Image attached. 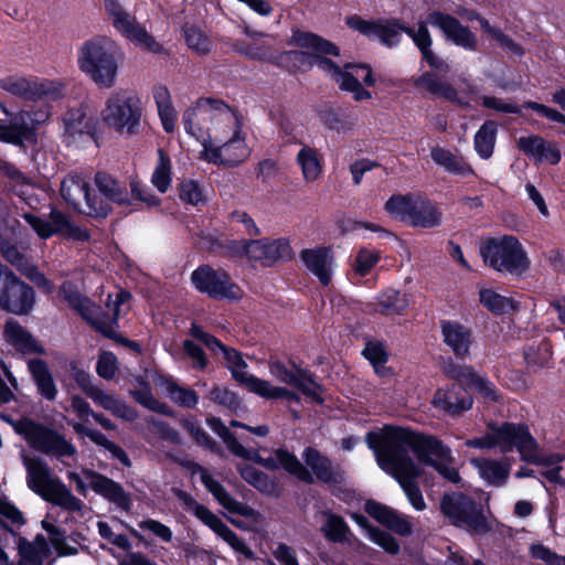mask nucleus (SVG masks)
<instances>
[{
  "instance_id": "f257e3e1",
  "label": "nucleus",
  "mask_w": 565,
  "mask_h": 565,
  "mask_svg": "<svg viewBox=\"0 0 565 565\" xmlns=\"http://www.w3.org/2000/svg\"><path fill=\"white\" fill-rule=\"evenodd\" d=\"M366 443L374 451L379 466L396 479L417 511L426 509L416 483L423 472L420 463L431 466L448 481L460 480L451 450L433 436L419 435L405 428L385 427L383 433H369Z\"/></svg>"
},
{
  "instance_id": "f03ea898",
  "label": "nucleus",
  "mask_w": 565,
  "mask_h": 565,
  "mask_svg": "<svg viewBox=\"0 0 565 565\" xmlns=\"http://www.w3.org/2000/svg\"><path fill=\"white\" fill-rule=\"evenodd\" d=\"M185 130L202 142L207 162L237 166L249 157L243 118L221 99L199 98L183 115Z\"/></svg>"
},
{
  "instance_id": "7ed1b4c3",
  "label": "nucleus",
  "mask_w": 565,
  "mask_h": 565,
  "mask_svg": "<svg viewBox=\"0 0 565 565\" xmlns=\"http://www.w3.org/2000/svg\"><path fill=\"white\" fill-rule=\"evenodd\" d=\"M190 334L201 341L212 353H221L233 379L245 385L249 392L267 399L281 398L299 402L297 393L282 386L273 385L269 381L249 374L247 372V364L238 351L225 347L216 338L204 332L199 326L192 324Z\"/></svg>"
},
{
  "instance_id": "20e7f679",
  "label": "nucleus",
  "mask_w": 565,
  "mask_h": 565,
  "mask_svg": "<svg viewBox=\"0 0 565 565\" xmlns=\"http://www.w3.org/2000/svg\"><path fill=\"white\" fill-rule=\"evenodd\" d=\"M121 53L114 40L94 36L81 44L77 51L78 70L96 86L111 88L117 82Z\"/></svg>"
},
{
  "instance_id": "39448f33",
  "label": "nucleus",
  "mask_w": 565,
  "mask_h": 565,
  "mask_svg": "<svg viewBox=\"0 0 565 565\" xmlns=\"http://www.w3.org/2000/svg\"><path fill=\"white\" fill-rule=\"evenodd\" d=\"M60 296L84 320L108 338H111L115 333L114 327L121 313V307L130 299V294L125 290H119L115 295V298H113L111 295H108L105 302L106 311H102L94 302L84 297L77 288L68 281L61 286Z\"/></svg>"
},
{
  "instance_id": "423d86ee",
  "label": "nucleus",
  "mask_w": 565,
  "mask_h": 565,
  "mask_svg": "<svg viewBox=\"0 0 565 565\" xmlns=\"http://www.w3.org/2000/svg\"><path fill=\"white\" fill-rule=\"evenodd\" d=\"M28 487L42 497L45 501L58 505L70 512H78L83 509V502L54 476L47 463L35 457H24Z\"/></svg>"
},
{
  "instance_id": "0eeeda50",
  "label": "nucleus",
  "mask_w": 565,
  "mask_h": 565,
  "mask_svg": "<svg viewBox=\"0 0 565 565\" xmlns=\"http://www.w3.org/2000/svg\"><path fill=\"white\" fill-rule=\"evenodd\" d=\"M493 448L501 452H509L514 447L521 459L535 465H554L563 460L561 455L543 457L539 454V445L530 434L529 428L521 424L503 423L502 425H489Z\"/></svg>"
},
{
  "instance_id": "6e6552de",
  "label": "nucleus",
  "mask_w": 565,
  "mask_h": 565,
  "mask_svg": "<svg viewBox=\"0 0 565 565\" xmlns=\"http://www.w3.org/2000/svg\"><path fill=\"white\" fill-rule=\"evenodd\" d=\"M394 218L413 227L434 228L443 222V212L428 199L416 195H393L384 206Z\"/></svg>"
},
{
  "instance_id": "1a4fd4ad",
  "label": "nucleus",
  "mask_w": 565,
  "mask_h": 565,
  "mask_svg": "<svg viewBox=\"0 0 565 565\" xmlns=\"http://www.w3.org/2000/svg\"><path fill=\"white\" fill-rule=\"evenodd\" d=\"M480 254L484 264L499 273L521 276L530 267L526 252L514 236L488 239L480 247Z\"/></svg>"
},
{
  "instance_id": "9d476101",
  "label": "nucleus",
  "mask_w": 565,
  "mask_h": 565,
  "mask_svg": "<svg viewBox=\"0 0 565 565\" xmlns=\"http://www.w3.org/2000/svg\"><path fill=\"white\" fill-rule=\"evenodd\" d=\"M142 117L141 99L129 89L110 93L102 110L103 121L115 131L134 135Z\"/></svg>"
},
{
  "instance_id": "9b49d317",
  "label": "nucleus",
  "mask_w": 565,
  "mask_h": 565,
  "mask_svg": "<svg viewBox=\"0 0 565 565\" xmlns=\"http://www.w3.org/2000/svg\"><path fill=\"white\" fill-rule=\"evenodd\" d=\"M61 196L75 211L95 218H104L111 205L90 189L89 180L82 173H68L61 181Z\"/></svg>"
},
{
  "instance_id": "f8f14e48",
  "label": "nucleus",
  "mask_w": 565,
  "mask_h": 565,
  "mask_svg": "<svg viewBox=\"0 0 565 565\" xmlns=\"http://www.w3.org/2000/svg\"><path fill=\"white\" fill-rule=\"evenodd\" d=\"M318 67L323 71L340 89L350 92L358 102L371 98V93L364 89L361 83L374 85L372 71L367 65L345 63L338 65L329 58L321 57L317 61Z\"/></svg>"
},
{
  "instance_id": "ddd939ff",
  "label": "nucleus",
  "mask_w": 565,
  "mask_h": 565,
  "mask_svg": "<svg viewBox=\"0 0 565 565\" xmlns=\"http://www.w3.org/2000/svg\"><path fill=\"white\" fill-rule=\"evenodd\" d=\"M105 11L114 29L137 47L150 53H160L162 46L139 23L135 15L128 12L119 0H105Z\"/></svg>"
},
{
  "instance_id": "4468645a",
  "label": "nucleus",
  "mask_w": 565,
  "mask_h": 565,
  "mask_svg": "<svg viewBox=\"0 0 565 565\" xmlns=\"http://www.w3.org/2000/svg\"><path fill=\"white\" fill-rule=\"evenodd\" d=\"M105 11L114 29L137 47L150 53H160L162 46L139 23L135 15L128 12L119 0H105Z\"/></svg>"
},
{
  "instance_id": "2eb2a0df",
  "label": "nucleus",
  "mask_w": 565,
  "mask_h": 565,
  "mask_svg": "<svg viewBox=\"0 0 565 565\" xmlns=\"http://www.w3.org/2000/svg\"><path fill=\"white\" fill-rule=\"evenodd\" d=\"M105 11L114 29L137 47L150 53H160L162 46L139 23L135 15L128 12L119 0H105Z\"/></svg>"
},
{
  "instance_id": "dca6fc26",
  "label": "nucleus",
  "mask_w": 565,
  "mask_h": 565,
  "mask_svg": "<svg viewBox=\"0 0 565 565\" xmlns=\"http://www.w3.org/2000/svg\"><path fill=\"white\" fill-rule=\"evenodd\" d=\"M14 430L24 437L34 449L56 457H72L76 454L75 447L62 435L29 418H22L12 424Z\"/></svg>"
},
{
  "instance_id": "f3484780",
  "label": "nucleus",
  "mask_w": 565,
  "mask_h": 565,
  "mask_svg": "<svg viewBox=\"0 0 565 565\" xmlns=\"http://www.w3.org/2000/svg\"><path fill=\"white\" fill-rule=\"evenodd\" d=\"M175 493L185 510L193 513L234 551L249 559L254 558L253 551L216 514L198 503L189 493L181 490H177Z\"/></svg>"
},
{
  "instance_id": "a211bd4d",
  "label": "nucleus",
  "mask_w": 565,
  "mask_h": 565,
  "mask_svg": "<svg viewBox=\"0 0 565 565\" xmlns=\"http://www.w3.org/2000/svg\"><path fill=\"white\" fill-rule=\"evenodd\" d=\"M441 510L454 524L466 526L478 534L489 531L488 522L476 503L462 493L445 495L441 500Z\"/></svg>"
},
{
  "instance_id": "6ab92c4d",
  "label": "nucleus",
  "mask_w": 565,
  "mask_h": 565,
  "mask_svg": "<svg viewBox=\"0 0 565 565\" xmlns=\"http://www.w3.org/2000/svg\"><path fill=\"white\" fill-rule=\"evenodd\" d=\"M191 280L199 291L213 298L236 300L243 295L225 270L214 269L209 265L196 268L191 275Z\"/></svg>"
},
{
  "instance_id": "aec40b11",
  "label": "nucleus",
  "mask_w": 565,
  "mask_h": 565,
  "mask_svg": "<svg viewBox=\"0 0 565 565\" xmlns=\"http://www.w3.org/2000/svg\"><path fill=\"white\" fill-rule=\"evenodd\" d=\"M49 116V110L43 108L34 113L19 111L10 118L8 124L0 120V141L23 147L25 142L34 139V129L45 122Z\"/></svg>"
},
{
  "instance_id": "412c9836",
  "label": "nucleus",
  "mask_w": 565,
  "mask_h": 565,
  "mask_svg": "<svg viewBox=\"0 0 565 565\" xmlns=\"http://www.w3.org/2000/svg\"><path fill=\"white\" fill-rule=\"evenodd\" d=\"M23 218L41 238L62 235L75 241H87L89 234L85 228L76 226L72 220L58 210H52L49 220H43L33 213H24Z\"/></svg>"
},
{
  "instance_id": "4be33fe9",
  "label": "nucleus",
  "mask_w": 565,
  "mask_h": 565,
  "mask_svg": "<svg viewBox=\"0 0 565 565\" xmlns=\"http://www.w3.org/2000/svg\"><path fill=\"white\" fill-rule=\"evenodd\" d=\"M0 88L25 100H41L53 97L58 93V88L53 82L20 75H9L0 78Z\"/></svg>"
},
{
  "instance_id": "5701e85b",
  "label": "nucleus",
  "mask_w": 565,
  "mask_h": 565,
  "mask_svg": "<svg viewBox=\"0 0 565 565\" xmlns=\"http://www.w3.org/2000/svg\"><path fill=\"white\" fill-rule=\"evenodd\" d=\"M269 373L279 382L299 390L303 395L316 403H322L321 387L317 384L311 374L306 370L294 366L287 367L278 360H270L268 363Z\"/></svg>"
},
{
  "instance_id": "b1692460",
  "label": "nucleus",
  "mask_w": 565,
  "mask_h": 565,
  "mask_svg": "<svg viewBox=\"0 0 565 565\" xmlns=\"http://www.w3.org/2000/svg\"><path fill=\"white\" fill-rule=\"evenodd\" d=\"M427 23L438 28L445 38L455 45L467 51H476L478 49L477 36L462 25L456 18L439 10H434L427 15Z\"/></svg>"
},
{
  "instance_id": "393cba45",
  "label": "nucleus",
  "mask_w": 565,
  "mask_h": 565,
  "mask_svg": "<svg viewBox=\"0 0 565 565\" xmlns=\"http://www.w3.org/2000/svg\"><path fill=\"white\" fill-rule=\"evenodd\" d=\"M35 302L33 289L17 276L0 297V308L14 315L29 313Z\"/></svg>"
},
{
  "instance_id": "a878e982",
  "label": "nucleus",
  "mask_w": 565,
  "mask_h": 565,
  "mask_svg": "<svg viewBox=\"0 0 565 565\" xmlns=\"http://www.w3.org/2000/svg\"><path fill=\"white\" fill-rule=\"evenodd\" d=\"M348 24L369 38L379 39L387 46L397 44L402 32H405V29L407 28L397 21L369 22L358 17L349 18Z\"/></svg>"
},
{
  "instance_id": "bb28decb",
  "label": "nucleus",
  "mask_w": 565,
  "mask_h": 565,
  "mask_svg": "<svg viewBox=\"0 0 565 565\" xmlns=\"http://www.w3.org/2000/svg\"><path fill=\"white\" fill-rule=\"evenodd\" d=\"M245 253L250 259L269 266L277 260L290 258L291 248L288 241L284 238L275 241L257 239L246 244Z\"/></svg>"
},
{
  "instance_id": "cd10ccee",
  "label": "nucleus",
  "mask_w": 565,
  "mask_h": 565,
  "mask_svg": "<svg viewBox=\"0 0 565 565\" xmlns=\"http://www.w3.org/2000/svg\"><path fill=\"white\" fill-rule=\"evenodd\" d=\"M83 475L97 494L115 503L122 510L130 509V495L119 483L90 469H84Z\"/></svg>"
},
{
  "instance_id": "c85d7f7f",
  "label": "nucleus",
  "mask_w": 565,
  "mask_h": 565,
  "mask_svg": "<svg viewBox=\"0 0 565 565\" xmlns=\"http://www.w3.org/2000/svg\"><path fill=\"white\" fill-rule=\"evenodd\" d=\"M431 404L438 411L455 416L472 406V398L460 384H452L446 388L436 391Z\"/></svg>"
},
{
  "instance_id": "c756f323",
  "label": "nucleus",
  "mask_w": 565,
  "mask_h": 565,
  "mask_svg": "<svg viewBox=\"0 0 565 565\" xmlns=\"http://www.w3.org/2000/svg\"><path fill=\"white\" fill-rule=\"evenodd\" d=\"M365 511L377 522L402 536L411 535L413 532L412 518L401 514L387 505L375 501H367L365 503Z\"/></svg>"
},
{
  "instance_id": "7c9ffc66",
  "label": "nucleus",
  "mask_w": 565,
  "mask_h": 565,
  "mask_svg": "<svg viewBox=\"0 0 565 565\" xmlns=\"http://www.w3.org/2000/svg\"><path fill=\"white\" fill-rule=\"evenodd\" d=\"M300 258L310 273H312L321 284L328 285L332 278L334 256L331 247H316L303 249Z\"/></svg>"
},
{
  "instance_id": "2f4dec72",
  "label": "nucleus",
  "mask_w": 565,
  "mask_h": 565,
  "mask_svg": "<svg viewBox=\"0 0 565 565\" xmlns=\"http://www.w3.org/2000/svg\"><path fill=\"white\" fill-rule=\"evenodd\" d=\"M440 329L444 342L451 349L454 354L457 358H467L472 342L471 330L468 327L451 320L441 321Z\"/></svg>"
},
{
  "instance_id": "473e14b6",
  "label": "nucleus",
  "mask_w": 565,
  "mask_h": 565,
  "mask_svg": "<svg viewBox=\"0 0 565 565\" xmlns=\"http://www.w3.org/2000/svg\"><path fill=\"white\" fill-rule=\"evenodd\" d=\"M256 460L265 468L276 470L280 467L296 476L299 480L312 483L311 473L291 452L285 449H277L268 457L258 456Z\"/></svg>"
},
{
  "instance_id": "72a5a7b5",
  "label": "nucleus",
  "mask_w": 565,
  "mask_h": 565,
  "mask_svg": "<svg viewBox=\"0 0 565 565\" xmlns=\"http://www.w3.org/2000/svg\"><path fill=\"white\" fill-rule=\"evenodd\" d=\"M302 459L306 462L305 467L312 476L326 483H337L342 480V473L339 469L333 467L331 461L320 454L317 449L308 447L302 452Z\"/></svg>"
},
{
  "instance_id": "f704fd0d",
  "label": "nucleus",
  "mask_w": 565,
  "mask_h": 565,
  "mask_svg": "<svg viewBox=\"0 0 565 565\" xmlns=\"http://www.w3.org/2000/svg\"><path fill=\"white\" fill-rule=\"evenodd\" d=\"M405 33L412 38L430 67L443 73L450 71L449 64L433 52V39L425 22H419L416 30L407 26Z\"/></svg>"
},
{
  "instance_id": "c9c22d12",
  "label": "nucleus",
  "mask_w": 565,
  "mask_h": 565,
  "mask_svg": "<svg viewBox=\"0 0 565 565\" xmlns=\"http://www.w3.org/2000/svg\"><path fill=\"white\" fill-rule=\"evenodd\" d=\"M3 337L8 344L24 354L45 353L43 347L34 339V337L13 319L6 322Z\"/></svg>"
},
{
  "instance_id": "e433bc0d",
  "label": "nucleus",
  "mask_w": 565,
  "mask_h": 565,
  "mask_svg": "<svg viewBox=\"0 0 565 565\" xmlns=\"http://www.w3.org/2000/svg\"><path fill=\"white\" fill-rule=\"evenodd\" d=\"M518 147L524 153L540 162L556 164L561 160L559 149L554 143L545 142L537 136L520 137Z\"/></svg>"
},
{
  "instance_id": "4c0bfd02",
  "label": "nucleus",
  "mask_w": 565,
  "mask_h": 565,
  "mask_svg": "<svg viewBox=\"0 0 565 565\" xmlns=\"http://www.w3.org/2000/svg\"><path fill=\"white\" fill-rule=\"evenodd\" d=\"M3 258L12 266L19 269L36 286L45 288L47 291L53 290V285L41 274L26 257L13 245H4L1 249Z\"/></svg>"
},
{
  "instance_id": "58836bf2",
  "label": "nucleus",
  "mask_w": 565,
  "mask_h": 565,
  "mask_svg": "<svg viewBox=\"0 0 565 565\" xmlns=\"http://www.w3.org/2000/svg\"><path fill=\"white\" fill-rule=\"evenodd\" d=\"M94 182L98 193L102 195L98 198L106 201L109 205L110 203L122 205L129 202L125 185L110 174L106 172H97L95 174Z\"/></svg>"
},
{
  "instance_id": "ea45409f",
  "label": "nucleus",
  "mask_w": 565,
  "mask_h": 565,
  "mask_svg": "<svg viewBox=\"0 0 565 565\" xmlns=\"http://www.w3.org/2000/svg\"><path fill=\"white\" fill-rule=\"evenodd\" d=\"M28 370L41 396L53 401L56 397L57 388L46 362L41 359H30Z\"/></svg>"
},
{
  "instance_id": "a19ab883",
  "label": "nucleus",
  "mask_w": 565,
  "mask_h": 565,
  "mask_svg": "<svg viewBox=\"0 0 565 565\" xmlns=\"http://www.w3.org/2000/svg\"><path fill=\"white\" fill-rule=\"evenodd\" d=\"M480 477L489 484L502 487L510 475V463L494 459L476 458L471 460Z\"/></svg>"
},
{
  "instance_id": "79ce46f5",
  "label": "nucleus",
  "mask_w": 565,
  "mask_h": 565,
  "mask_svg": "<svg viewBox=\"0 0 565 565\" xmlns=\"http://www.w3.org/2000/svg\"><path fill=\"white\" fill-rule=\"evenodd\" d=\"M201 481L214 498L230 512L237 513L243 516L250 514V509L236 501L224 487L216 481L206 470H201Z\"/></svg>"
},
{
  "instance_id": "37998d69",
  "label": "nucleus",
  "mask_w": 565,
  "mask_h": 565,
  "mask_svg": "<svg viewBox=\"0 0 565 565\" xmlns=\"http://www.w3.org/2000/svg\"><path fill=\"white\" fill-rule=\"evenodd\" d=\"M90 398L96 405L110 412L116 417L128 422H132L137 418V412L132 407L128 406L118 396L107 393L100 387L92 393Z\"/></svg>"
},
{
  "instance_id": "c03bdc74",
  "label": "nucleus",
  "mask_w": 565,
  "mask_h": 565,
  "mask_svg": "<svg viewBox=\"0 0 565 565\" xmlns=\"http://www.w3.org/2000/svg\"><path fill=\"white\" fill-rule=\"evenodd\" d=\"M415 84L419 87L426 88L429 93L445 98L449 102L457 103L462 108H469L468 102L458 96L457 90L447 82H444L430 73H425L418 77Z\"/></svg>"
},
{
  "instance_id": "a18cd8bd",
  "label": "nucleus",
  "mask_w": 565,
  "mask_h": 565,
  "mask_svg": "<svg viewBox=\"0 0 565 565\" xmlns=\"http://www.w3.org/2000/svg\"><path fill=\"white\" fill-rule=\"evenodd\" d=\"M430 156L434 162L447 172L468 177L475 174L473 169L459 156L443 147H433Z\"/></svg>"
},
{
  "instance_id": "49530a36",
  "label": "nucleus",
  "mask_w": 565,
  "mask_h": 565,
  "mask_svg": "<svg viewBox=\"0 0 565 565\" xmlns=\"http://www.w3.org/2000/svg\"><path fill=\"white\" fill-rule=\"evenodd\" d=\"M297 163L301 168L305 181L313 182L320 178L322 173V157L317 149L303 146L297 154Z\"/></svg>"
},
{
  "instance_id": "de8ad7c7",
  "label": "nucleus",
  "mask_w": 565,
  "mask_h": 565,
  "mask_svg": "<svg viewBox=\"0 0 565 565\" xmlns=\"http://www.w3.org/2000/svg\"><path fill=\"white\" fill-rule=\"evenodd\" d=\"M408 297L398 290L387 289L379 295L376 310L385 316L402 315L408 307Z\"/></svg>"
},
{
  "instance_id": "09e8293b",
  "label": "nucleus",
  "mask_w": 565,
  "mask_h": 565,
  "mask_svg": "<svg viewBox=\"0 0 565 565\" xmlns=\"http://www.w3.org/2000/svg\"><path fill=\"white\" fill-rule=\"evenodd\" d=\"M245 33L253 40V43L248 44L243 41H237L233 44V50L249 58L269 60L271 57V51L269 45L259 41V39L264 38L265 34L256 31H250L248 29H245Z\"/></svg>"
},
{
  "instance_id": "8fccbe9b",
  "label": "nucleus",
  "mask_w": 565,
  "mask_h": 565,
  "mask_svg": "<svg viewBox=\"0 0 565 565\" xmlns=\"http://www.w3.org/2000/svg\"><path fill=\"white\" fill-rule=\"evenodd\" d=\"M498 126L487 120L475 135V149L481 159H489L495 146Z\"/></svg>"
},
{
  "instance_id": "3c124183",
  "label": "nucleus",
  "mask_w": 565,
  "mask_h": 565,
  "mask_svg": "<svg viewBox=\"0 0 565 565\" xmlns=\"http://www.w3.org/2000/svg\"><path fill=\"white\" fill-rule=\"evenodd\" d=\"M321 515L324 519L321 532L327 540L333 543H344L349 540L350 529L341 516L328 511H323Z\"/></svg>"
},
{
  "instance_id": "603ef678",
  "label": "nucleus",
  "mask_w": 565,
  "mask_h": 565,
  "mask_svg": "<svg viewBox=\"0 0 565 565\" xmlns=\"http://www.w3.org/2000/svg\"><path fill=\"white\" fill-rule=\"evenodd\" d=\"M292 39L295 44L299 47L311 50L317 54H339V50L333 43L326 41L312 33L296 32Z\"/></svg>"
},
{
  "instance_id": "864d4df0",
  "label": "nucleus",
  "mask_w": 565,
  "mask_h": 565,
  "mask_svg": "<svg viewBox=\"0 0 565 565\" xmlns=\"http://www.w3.org/2000/svg\"><path fill=\"white\" fill-rule=\"evenodd\" d=\"M479 301L489 311L498 315L507 313L514 309L512 299L501 296L490 288H480Z\"/></svg>"
},
{
  "instance_id": "5fc2aeb1",
  "label": "nucleus",
  "mask_w": 565,
  "mask_h": 565,
  "mask_svg": "<svg viewBox=\"0 0 565 565\" xmlns=\"http://www.w3.org/2000/svg\"><path fill=\"white\" fill-rule=\"evenodd\" d=\"M207 425L210 428L216 433L226 447L236 456L242 458H249L250 454L249 451L241 445L235 436L228 430V428L221 422V419L216 417H210L206 419Z\"/></svg>"
},
{
  "instance_id": "6e6d98bb",
  "label": "nucleus",
  "mask_w": 565,
  "mask_h": 565,
  "mask_svg": "<svg viewBox=\"0 0 565 565\" xmlns=\"http://www.w3.org/2000/svg\"><path fill=\"white\" fill-rule=\"evenodd\" d=\"M381 258V254L376 249L361 247L354 254L351 268L355 275L361 277L366 276L376 266Z\"/></svg>"
},
{
  "instance_id": "4d7b16f0",
  "label": "nucleus",
  "mask_w": 565,
  "mask_h": 565,
  "mask_svg": "<svg viewBox=\"0 0 565 565\" xmlns=\"http://www.w3.org/2000/svg\"><path fill=\"white\" fill-rule=\"evenodd\" d=\"M183 34L186 45L195 53L206 55L212 51V40L200 28L186 25L183 29Z\"/></svg>"
},
{
  "instance_id": "13d9d810",
  "label": "nucleus",
  "mask_w": 565,
  "mask_h": 565,
  "mask_svg": "<svg viewBox=\"0 0 565 565\" xmlns=\"http://www.w3.org/2000/svg\"><path fill=\"white\" fill-rule=\"evenodd\" d=\"M171 169L169 157L162 150H159V160L151 175V184L160 193H166L171 185Z\"/></svg>"
},
{
  "instance_id": "bf43d9fd",
  "label": "nucleus",
  "mask_w": 565,
  "mask_h": 565,
  "mask_svg": "<svg viewBox=\"0 0 565 565\" xmlns=\"http://www.w3.org/2000/svg\"><path fill=\"white\" fill-rule=\"evenodd\" d=\"M551 358V345L547 341H542L537 345H529L524 351L526 364L533 370L547 366Z\"/></svg>"
},
{
  "instance_id": "052dcab7",
  "label": "nucleus",
  "mask_w": 565,
  "mask_h": 565,
  "mask_svg": "<svg viewBox=\"0 0 565 565\" xmlns=\"http://www.w3.org/2000/svg\"><path fill=\"white\" fill-rule=\"evenodd\" d=\"M241 475L245 481L264 493H273L275 491L274 481L263 471L253 466L245 465L241 468Z\"/></svg>"
},
{
  "instance_id": "680f3d73",
  "label": "nucleus",
  "mask_w": 565,
  "mask_h": 565,
  "mask_svg": "<svg viewBox=\"0 0 565 565\" xmlns=\"http://www.w3.org/2000/svg\"><path fill=\"white\" fill-rule=\"evenodd\" d=\"M132 397L137 403L148 408L149 411L172 416L173 412L170 407L160 401H158L151 393L148 386H142L140 390H135L131 392Z\"/></svg>"
},
{
  "instance_id": "e2e57ef3",
  "label": "nucleus",
  "mask_w": 565,
  "mask_h": 565,
  "mask_svg": "<svg viewBox=\"0 0 565 565\" xmlns=\"http://www.w3.org/2000/svg\"><path fill=\"white\" fill-rule=\"evenodd\" d=\"M65 134L70 137L88 131L87 120L82 109H72L63 118Z\"/></svg>"
},
{
  "instance_id": "0e129e2a",
  "label": "nucleus",
  "mask_w": 565,
  "mask_h": 565,
  "mask_svg": "<svg viewBox=\"0 0 565 565\" xmlns=\"http://www.w3.org/2000/svg\"><path fill=\"white\" fill-rule=\"evenodd\" d=\"M46 542L44 539H36L33 544L26 543L20 545V553L24 562H28L32 565H39L42 563L43 558L46 556Z\"/></svg>"
},
{
  "instance_id": "69168bd1",
  "label": "nucleus",
  "mask_w": 565,
  "mask_h": 565,
  "mask_svg": "<svg viewBox=\"0 0 565 565\" xmlns=\"http://www.w3.org/2000/svg\"><path fill=\"white\" fill-rule=\"evenodd\" d=\"M363 354L372 363L376 373L385 374L384 364L387 361V354L381 343L369 342L363 350Z\"/></svg>"
},
{
  "instance_id": "338daca9",
  "label": "nucleus",
  "mask_w": 565,
  "mask_h": 565,
  "mask_svg": "<svg viewBox=\"0 0 565 565\" xmlns=\"http://www.w3.org/2000/svg\"><path fill=\"white\" fill-rule=\"evenodd\" d=\"M209 398L228 409H237L241 406L238 396L227 387L214 386L209 393Z\"/></svg>"
},
{
  "instance_id": "774afa93",
  "label": "nucleus",
  "mask_w": 565,
  "mask_h": 565,
  "mask_svg": "<svg viewBox=\"0 0 565 565\" xmlns=\"http://www.w3.org/2000/svg\"><path fill=\"white\" fill-rule=\"evenodd\" d=\"M117 371L118 361L115 354L108 351L102 352L96 365L97 374L105 380H111L115 377Z\"/></svg>"
}]
</instances>
